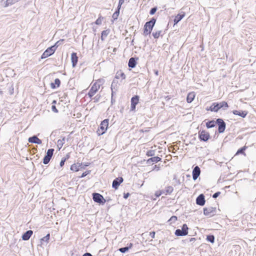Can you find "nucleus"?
Here are the masks:
<instances>
[{
    "label": "nucleus",
    "instance_id": "35",
    "mask_svg": "<svg viewBox=\"0 0 256 256\" xmlns=\"http://www.w3.org/2000/svg\"><path fill=\"white\" fill-rule=\"evenodd\" d=\"M206 240L211 243H214V242L215 238L214 235L209 234L206 236Z\"/></svg>",
    "mask_w": 256,
    "mask_h": 256
},
{
    "label": "nucleus",
    "instance_id": "49",
    "mask_svg": "<svg viewBox=\"0 0 256 256\" xmlns=\"http://www.w3.org/2000/svg\"><path fill=\"white\" fill-rule=\"evenodd\" d=\"M65 162H66V158H62L61 160V161L60 162V166L62 167L64 166Z\"/></svg>",
    "mask_w": 256,
    "mask_h": 256
},
{
    "label": "nucleus",
    "instance_id": "57",
    "mask_svg": "<svg viewBox=\"0 0 256 256\" xmlns=\"http://www.w3.org/2000/svg\"><path fill=\"white\" fill-rule=\"evenodd\" d=\"M70 158V155L69 154H67L66 156V157L62 158H66V161L68 160Z\"/></svg>",
    "mask_w": 256,
    "mask_h": 256
},
{
    "label": "nucleus",
    "instance_id": "47",
    "mask_svg": "<svg viewBox=\"0 0 256 256\" xmlns=\"http://www.w3.org/2000/svg\"><path fill=\"white\" fill-rule=\"evenodd\" d=\"M162 194H164L162 193V190H160L159 191L156 192L155 194V196L156 197H159L160 196H161Z\"/></svg>",
    "mask_w": 256,
    "mask_h": 256
},
{
    "label": "nucleus",
    "instance_id": "31",
    "mask_svg": "<svg viewBox=\"0 0 256 256\" xmlns=\"http://www.w3.org/2000/svg\"><path fill=\"white\" fill-rule=\"evenodd\" d=\"M65 141V137L63 136L62 139H60L58 140V147L60 150L64 144Z\"/></svg>",
    "mask_w": 256,
    "mask_h": 256
},
{
    "label": "nucleus",
    "instance_id": "1",
    "mask_svg": "<svg viewBox=\"0 0 256 256\" xmlns=\"http://www.w3.org/2000/svg\"><path fill=\"white\" fill-rule=\"evenodd\" d=\"M156 18H152L150 21L146 22L144 27L143 34L144 36L150 35L156 24Z\"/></svg>",
    "mask_w": 256,
    "mask_h": 256
},
{
    "label": "nucleus",
    "instance_id": "25",
    "mask_svg": "<svg viewBox=\"0 0 256 256\" xmlns=\"http://www.w3.org/2000/svg\"><path fill=\"white\" fill-rule=\"evenodd\" d=\"M162 193L165 195L170 194L172 193L174 190V188L172 186H168L164 188V189L162 190Z\"/></svg>",
    "mask_w": 256,
    "mask_h": 256
},
{
    "label": "nucleus",
    "instance_id": "29",
    "mask_svg": "<svg viewBox=\"0 0 256 256\" xmlns=\"http://www.w3.org/2000/svg\"><path fill=\"white\" fill-rule=\"evenodd\" d=\"M195 98V94L194 92L189 93L186 96V101L188 103L192 102Z\"/></svg>",
    "mask_w": 256,
    "mask_h": 256
},
{
    "label": "nucleus",
    "instance_id": "18",
    "mask_svg": "<svg viewBox=\"0 0 256 256\" xmlns=\"http://www.w3.org/2000/svg\"><path fill=\"white\" fill-rule=\"evenodd\" d=\"M28 142L30 143L36 144H42V140L38 138L36 135H34L28 138Z\"/></svg>",
    "mask_w": 256,
    "mask_h": 256
},
{
    "label": "nucleus",
    "instance_id": "46",
    "mask_svg": "<svg viewBox=\"0 0 256 256\" xmlns=\"http://www.w3.org/2000/svg\"><path fill=\"white\" fill-rule=\"evenodd\" d=\"M52 111H53L54 112L56 113H58V110L56 108V106L54 104L52 105Z\"/></svg>",
    "mask_w": 256,
    "mask_h": 256
},
{
    "label": "nucleus",
    "instance_id": "48",
    "mask_svg": "<svg viewBox=\"0 0 256 256\" xmlns=\"http://www.w3.org/2000/svg\"><path fill=\"white\" fill-rule=\"evenodd\" d=\"M220 194V192H215L213 195H212V198H217Z\"/></svg>",
    "mask_w": 256,
    "mask_h": 256
},
{
    "label": "nucleus",
    "instance_id": "39",
    "mask_svg": "<svg viewBox=\"0 0 256 256\" xmlns=\"http://www.w3.org/2000/svg\"><path fill=\"white\" fill-rule=\"evenodd\" d=\"M162 33L161 30L157 31L155 32H152V35L154 38H158Z\"/></svg>",
    "mask_w": 256,
    "mask_h": 256
},
{
    "label": "nucleus",
    "instance_id": "16",
    "mask_svg": "<svg viewBox=\"0 0 256 256\" xmlns=\"http://www.w3.org/2000/svg\"><path fill=\"white\" fill-rule=\"evenodd\" d=\"M206 202L205 197L204 194H200L196 198V204L203 206L204 205Z\"/></svg>",
    "mask_w": 256,
    "mask_h": 256
},
{
    "label": "nucleus",
    "instance_id": "19",
    "mask_svg": "<svg viewBox=\"0 0 256 256\" xmlns=\"http://www.w3.org/2000/svg\"><path fill=\"white\" fill-rule=\"evenodd\" d=\"M138 59V58H130L128 62V66L130 68H133L136 67V60Z\"/></svg>",
    "mask_w": 256,
    "mask_h": 256
},
{
    "label": "nucleus",
    "instance_id": "27",
    "mask_svg": "<svg viewBox=\"0 0 256 256\" xmlns=\"http://www.w3.org/2000/svg\"><path fill=\"white\" fill-rule=\"evenodd\" d=\"M216 120L214 121V120H208L206 122V126L208 128H212L216 126Z\"/></svg>",
    "mask_w": 256,
    "mask_h": 256
},
{
    "label": "nucleus",
    "instance_id": "56",
    "mask_svg": "<svg viewBox=\"0 0 256 256\" xmlns=\"http://www.w3.org/2000/svg\"><path fill=\"white\" fill-rule=\"evenodd\" d=\"M82 256H93L90 253L86 252Z\"/></svg>",
    "mask_w": 256,
    "mask_h": 256
},
{
    "label": "nucleus",
    "instance_id": "54",
    "mask_svg": "<svg viewBox=\"0 0 256 256\" xmlns=\"http://www.w3.org/2000/svg\"><path fill=\"white\" fill-rule=\"evenodd\" d=\"M124 0H119L118 6L121 7L122 5L124 4Z\"/></svg>",
    "mask_w": 256,
    "mask_h": 256
},
{
    "label": "nucleus",
    "instance_id": "42",
    "mask_svg": "<svg viewBox=\"0 0 256 256\" xmlns=\"http://www.w3.org/2000/svg\"><path fill=\"white\" fill-rule=\"evenodd\" d=\"M178 220V218L176 216H172L170 220H168V222H170V223L174 222Z\"/></svg>",
    "mask_w": 256,
    "mask_h": 256
},
{
    "label": "nucleus",
    "instance_id": "4",
    "mask_svg": "<svg viewBox=\"0 0 256 256\" xmlns=\"http://www.w3.org/2000/svg\"><path fill=\"white\" fill-rule=\"evenodd\" d=\"M90 165V162H83L74 164L70 166V170L74 172H78L80 170L84 169L86 166Z\"/></svg>",
    "mask_w": 256,
    "mask_h": 256
},
{
    "label": "nucleus",
    "instance_id": "44",
    "mask_svg": "<svg viewBox=\"0 0 256 256\" xmlns=\"http://www.w3.org/2000/svg\"><path fill=\"white\" fill-rule=\"evenodd\" d=\"M90 170H86L84 172L82 175L79 176L80 178H82L86 176L88 174H90Z\"/></svg>",
    "mask_w": 256,
    "mask_h": 256
},
{
    "label": "nucleus",
    "instance_id": "51",
    "mask_svg": "<svg viewBox=\"0 0 256 256\" xmlns=\"http://www.w3.org/2000/svg\"><path fill=\"white\" fill-rule=\"evenodd\" d=\"M130 196V194L129 192L124 193L123 197L124 199H127Z\"/></svg>",
    "mask_w": 256,
    "mask_h": 256
},
{
    "label": "nucleus",
    "instance_id": "32",
    "mask_svg": "<svg viewBox=\"0 0 256 256\" xmlns=\"http://www.w3.org/2000/svg\"><path fill=\"white\" fill-rule=\"evenodd\" d=\"M120 78H122V80H124L126 78V75L123 72H120V74L118 72H116L115 78L116 79L118 80Z\"/></svg>",
    "mask_w": 256,
    "mask_h": 256
},
{
    "label": "nucleus",
    "instance_id": "3",
    "mask_svg": "<svg viewBox=\"0 0 256 256\" xmlns=\"http://www.w3.org/2000/svg\"><path fill=\"white\" fill-rule=\"evenodd\" d=\"M108 119H105L101 122L96 132L98 136H102L106 132L108 128Z\"/></svg>",
    "mask_w": 256,
    "mask_h": 256
},
{
    "label": "nucleus",
    "instance_id": "23",
    "mask_svg": "<svg viewBox=\"0 0 256 256\" xmlns=\"http://www.w3.org/2000/svg\"><path fill=\"white\" fill-rule=\"evenodd\" d=\"M185 16V13L182 12V13L178 14L174 18V24H176L179 22H180L183 18Z\"/></svg>",
    "mask_w": 256,
    "mask_h": 256
},
{
    "label": "nucleus",
    "instance_id": "38",
    "mask_svg": "<svg viewBox=\"0 0 256 256\" xmlns=\"http://www.w3.org/2000/svg\"><path fill=\"white\" fill-rule=\"evenodd\" d=\"M155 150H149L147 151L146 155L148 156H153L155 155Z\"/></svg>",
    "mask_w": 256,
    "mask_h": 256
},
{
    "label": "nucleus",
    "instance_id": "30",
    "mask_svg": "<svg viewBox=\"0 0 256 256\" xmlns=\"http://www.w3.org/2000/svg\"><path fill=\"white\" fill-rule=\"evenodd\" d=\"M118 80L116 79V78H114L112 83V85H111V87H110L111 90L113 91V90H115L116 91L118 90Z\"/></svg>",
    "mask_w": 256,
    "mask_h": 256
},
{
    "label": "nucleus",
    "instance_id": "11",
    "mask_svg": "<svg viewBox=\"0 0 256 256\" xmlns=\"http://www.w3.org/2000/svg\"><path fill=\"white\" fill-rule=\"evenodd\" d=\"M54 152V148H50L47 150V152L43 158L42 162L44 164H46L50 162L52 156Z\"/></svg>",
    "mask_w": 256,
    "mask_h": 256
},
{
    "label": "nucleus",
    "instance_id": "6",
    "mask_svg": "<svg viewBox=\"0 0 256 256\" xmlns=\"http://www.w3.org/2000/svg\"><path fill=\"white\" fill-rule=\"evenodd\" d=\"M93 200L100 204H104L106 200L104 198V196L100 194L98 192H94L92 194Z\"/></svg>",
    "mask_w": 256,
    "mask_h": 256
},
{
    "label": "nucleus",
    "instance_id": "12",
    "mask_svg": "<svg viewBox=\"0 0 256 256\" xmlns=\"http://www.w3.org/2000/svg\"><path fill=\"white\" fill-rule=\"evenodd\" d=\"M139 96L135 95L131 98L130 100V110H136V106L138 103Z\"/></svg>",
    "mask_w": 256,
    "mask_h": 256
},
{
    "label": "nucleus",
    "instance_id": "59",
    "mask_svg": "<svg viewBox=\"0 0 256 256\" xmlns=\"http://www.w3.org/2000/svg\"><path fill=\"white\" fill-rule=\"evenodd\" d=\"M115 90H113V91L112 90V97H114V94L116 92Z\"/></svg>",
    "mask_w": 256,
    "mask_h": 256
},
{
    "label": "nucleus",
    "instance_id": "33",
    "mask_svg": "<svg viewBox=\"0 0 256 256\" xmlns=\"http://www.w3.org/2000/svg\"><path fill=\"white\" fill-rule=\"evenodd\" d=\"M247 146H243V147H242L241 148H240V149H238L236 153V154H245V152H244V151L247 148Z\"/></svg>",
    "mask_w": 256,
    "mask_h": 256
},
{
    "label": "nucleus",
    "instance_id": "36",
    "mask_svg": "<svg viewBox=\"0 0 256 256\" xmlns=\"http://www.w3.org/2000/svg\"><path fill=\"white\" fill-rule=\"evenodd\" d=\"M103 19L104 18L100 14L98 18L96 20L95 24L97 25L101 24Z\"/></svg>",
    "mask_w": 256,
    "mask_h": 256
},
{
    "label": "nucleus",
    "instance_id": "34",
    "mask_svg": "<svg viewBox=\"0 0 256 256\" xmlns=\"http://www.w3.org/2000/svg\"><path fill=\"white\" fill-rule=\"evenodd\" d=\"M50 238V234H47L45 236L43 237L42 238H41V242L42 244V242H45L46 244L48 243V240Z\"/></svg>",
    "mask_w": 256,
    "mask_h": 256
},
{
    "label": "nucleus",
    "instance_id": "55",
    "mask_svg": "<svg viewBox=\"0 0 256 256\" xmlns=\"http://www.w3.org/2000/svg\"><path fill=\"white\" fill-rule=\"evenodd\" d=\"M132 246H133V244L130 242V243L128 244L127 246H126V248H128V250H129L132 247Z\"/></svg>",
    "mask_w": 256,
    "mask_h": 256
},
{
    "label": "nucleus",
    "instance_id": "9",
    "mask_svg": "<svg viewBox=\"0 0 256 256\" xmlns=\"http://www.w3.org/2000/svg\"><path fill=\"white\" fill-rule=\"evenodd\" d=\"M198 138L200 141L206 142L210 138V134L208 132L202 130L198 132Z\"/></svg>",
    "mask_w": 256,
    "mask_h": 256
},
{
    "label": "nucleus",
    "instance_id": "43",
    "mask_svg": "<svg viewBox=\"0 0 256 256\" xmlns=\"http://www.w3.org/2000/svg\"><path fill=\"white\" fill-rule=\"evenodd\" d=\"M157 10V8L156 6L152 8L150 11V15L154 14Z\"/></svg>",
    "mask_w": 256,
    "mask_h": 256
},
{
    "label": "nucleus",
    "instance_id": "58",
    "mask_svg": "<svg viewBox=\"0 0 256 256\" xmlns=\"http://www.w3.org/2000/svg\"><path fill=\"white\" fill-rule=\"evenodd\" d=\"M196 240V238H190V240H189V241H190V242H194V241H195Z\"/></svg>",
    "mask_w": 256,
    "mask_h": 256
},
{
    "label": "nucleus",
    "instance_id": "40",
    "mask_svg": "<svg viewBox=\"0 0 256 256\" xmlns=\"http://www.w3.org/2000/svg\"><path fill=\"white\" fill-rule=\"evenodd\" d=\"M118 250L122 253H126L128 250V248L126 246L120 248L118 249Z\"/></svg>",
    "mask_w": 256,
    "mask_h": 256
},
{
    "label": "nucleus",
    "instance_id": "45",
    "mask_svg": "<svg viewBox=\"0 0 256 256\" xmlns=\"http://www.w3.org/2000/svg\"><path fill=\"white\" fill-rule=\"evenodd\" d=\"M100 97H101V96L100 95H99V94H97L96 96L93 98L94 102H98L100 100Z\"/></svg>",
    "mask_w": 256,
    "mask_h": 256
},
{
    "label": "nucleus",
    "instance_id": "53",
    "mask_svg": "<svg viewBox=\"0 0 256 256\" xmlns=\"http://www.w3.org/2000/svg\"><path fill=\"white\" fill-rule=\"evenodd\" d=\"M118 15L116 14L115 13H114L112 16V18L114 19V20H116L118 19Z\"/></svg>",
    "mask_w": 256,
    "mask_h": 256
},
{
    "label": "nucleus",
    "instance_id": "52",
    "mask_svg": "<svg viewBox=\"0 0 256 256\" xmlns=\"http://www.w3.org/2000/svg\"><path fill=\"white\" fill-rule=\"evenodd\" d=\"M155 232L154 231L150 232V236L152 238H154L155 236Z\"/></svg>",
    "mask_w": 256,
    "mask_h": 256
},
{
    "label": "nucleus",
    "instance_id": "60",
    "mask_svg": "<svg viewBox=\"0 0 256 256\" xmlns=\"http://www.w3.org/2000/svg\"><path fill=\"white\" fill-rule=\"evenodd\" d=\"M154 74L156 76H158V71L156 70H154Z\"/></svg>",
    "mask_w": 256,
    "mask_h": 256
},
{
    "label": "nucleus",
    "instance_id": "24",
    "mask_svg": "<svg viewBox=\"0 0 256 256\" xmlns=\"http://www.w3.org/2000/svg\"><path fill=\"white\" fill-rule=\"evenodd\" d=\"M161 160H162V158L158 156H152V158H148L147 160L146 163L148 164H150L151 162L157 163V162L161 161Z\"/></svg>",
    "mask_w": 256,
    "mask_h": 256
},
{
    "label": "nucleus",
    "instance_id": "20",
    "mask_svg": "<svg viewBox=\"0 0 256 256\" xmlns=\"http://www.w3.org/2000/svg\"><path fill=\"white\" fill-rule=\"evenodd\" d=\"M232 112L234 114L242 118H244L248 114L246 110H234Z\"/></svg>",
    "mask_w": 256,
    "mask_h": 256
},
{
    "label": "nucleus",
    "instance_id": "61",
    "mask_svg": "<svg viewBox=\"0 0 256 256\" xmlns=\"http://www.w3.org/2000/svg\"><path fill=\"white\" fill-rule=\"evenodd\" d=\"M56 100H54L52 102V105H54V104L55 105V104H56Z\"/></svg>",
    "mask_w": 256,
    "mask_h": 256
},
{
    "label": "nucleus",
    "instance_id": "22",
    "mask_svg": "<svg viewBox=\"0 0 256 256\" xmlns=\"http://www.w3.org/2000/svg\"><path fill=\"white\" fill-rule=\"evenodd\" d=\"M71 60L72 66L74 68L76 66L78 62V57L76 52H74L71 54Z\"/></svg>",
    "mask_w": 256,
    "mask_h": 256
},
{
    "label": "nucleus",
    "instance_id": "10",
    "mask_svg": "<svg viewBox=\"0 0 256 256\" xmlns=\"http://www.w3.org/2000/svg\"><path fill=\"white\" fill-rule=\"evenodd\" d=\"M56 50L54 48V46H51L45 50V51L42 54L40 58L42 59H44L52 56L54 54Z\"/></svg>",
    "mask_w": 256,
    "mask_h": 256
},
{
    "label": "nucleus",
    "instance_id": "15",
    "mask_svg": "<svg viewBox=\"0 0 256 256\" xmlns=\"http://www.w3.org/2000/svg\"><path fill=\"white\" fill-rule=\"evenodd\" d=\"M200 169L198 166H196L192 170V176L194 180H196L200 174Z\"/></svg>",
    "mask_w": 256,
    "mask_h": 256
},
{
    "label": "nucleus",
    "instance_id": "62",
    "mask_svg": "<svg viewBox=\"0 0 256 256\" xmlns=\"http://www.w3.org/2000/svg\"><path fill=\"white\" fill-rule=\"evenodd\" d=\"M111 102H112V103L115 102V100H114V98L112 97V98H111Z\"/></svg>",
    "mask_w": 256,
    "mask_h": 256
},
{
    "label": "nucleus",
    "instance_id": "14",
    "mask_svg": "<svg viewBox=\"0 0 256 256\" xmlns=\"http://www.w3.org/2000/svg\"><path fill=\"white\" fill-rule=\"evenodd\" d=\"M100 85H96V84H94L90 89V90L88 92V96L90 98H92L94 94L98 92V90L100 88Z\"/></svg>",
    "mask_w": 256,
    "mask_h": 256
},
{
    "label": "nucleus",
    "instance_id": "2",
    "mask_svg": "<svg viewBox=\"0 0 256 256\" xmlns=\"http://www.w3.org/2000/svg\"><path fill=\"white\" fill-rule=\"evenodd\" d=\"M228 107V104L226 102L222 101V102H213L209 108H207L208 110L211 112H218L220 108L226 110Z\"/></svg>",
    "mask_w": 256,
    "mask_h": 256
},
{
    "label": "nucleus",
    "instance_id": "7",
    "mask_svg": "<svg viewBox=\"0 0 256 256\" xmlns=\"http://www.w3.org/2000/svg\"><path fill=\"white\" fill-rule=\"evenodd\" d=\"M216 207L210 206L204 208V214L208 217H212L216 215Z\"/></svg>",
    "mask_w": 256,
    "mask_h": 256
},
{
    "label": "nucleus",
    "instance_id": "64",
    "mask_svg": "<svg viewBox=\"0 0 256 256\" xmlns=\"http://www.w3.org/2000/svg\"><path fill=\"white\" fill-rule=\"evenodd\" d=\"M116 50V48H114V52H115Z\"/></svg>",
    "mask_w": 256,
    "mask_h": 256
},
{
    "label": "nucleus",
    "instance_id": "26",
    "mask_svg": "<svg viewBox=\"0 0 256 256\" xmlns=\"http://www.w3.org/2000/svg\"><path fill=\"white\" fill-rule=\"evenodd\" d=\"M60 84V80L59 78H56L54 80V82H52L50 84L51 88L52 89H55L57 88H58Z\"/></svg>",
    "mask_w": 256,
    "mask_h": 256
},
{
    "label": "nucleus",
    "instance_id": "17",
    "mask_svg": "<svg viewBox=\"0 0 256 256\" xmlns=\"http://www.w3.org/2000/svg\"><path fill=\"white\" fill-rule=\"evenodd\" d=\"M20 0H2L0 3L4 7L6 8L14 4Z\"/></svg>",
    "mask_w": 256,
    "mask_h": 256
},
{
    "label": "nucleus",
    "instance_id": "8",
    "mask_svg": "<svg viewBox=\"0 0 256 256\" xmlns=\"http://www.w3.org/2000/svg\"><path fill=\"white\" fill-rule=\"evenodd\" d=\"M216 124L218 126V132L220 134L223 133L226 128V124L224 120L220 118H217Z\"/></svg>",
    "mask_w": 256,
    "mask_h": 256
},
{
    "label": "nucleus",
    "instance_id": "50",
    "mask_svg": "<svg viewBox=\"0 0 256 256\" xmlns=\"http://www.w3.org/2000/svg\"><path fill=\"white\" fill-rule=\"evenodd\" d=\"M121 7L118 6L117 7L116 10L115 12L114 13L118 15L120 14V10Z\"/></svg>",
    "mask_w": 256,
    "mask_h": 256
},
{
    "label": "nucleus",
    "instance_id": "21",
    "mask_svg": "<svg viewBox=\"0 0 256 256\" xmlns=\"http://www.w3.org/2000/svg\"><path fill=\"white\" fill-rule=\"evenodd\" d=\"M32 234V230H28L22 234V238L23 240H28L30 238Z\"/></svg>",
    "mask_w": 256,
    "mask_h": 256
},
{
    "label": "nucleus",
    "instance_id": "37",
    "mask_svg": "<svg viewBox=\"0 0 256 256\" xmlns=\"http://www.w3.org/2000/svg\"><path fill=\"white\" fill-rule=\"evenodd\" d=\"M64 41V40L63 39H61V40H58V42H56L54 44L53 46H54V48L56 50V48L59 46H60V44H62L63 42Z\"/></svg>",
    "mask_w": 256,
    "mask_h": 256
},
{
    "label": "nucleus",
    "instance_id": "28",
    "mask_svg": "<svg viewBox=\"0 0 256 256\" xmlns=\"http://www.w3.org/2000/svg\"><path fill=\"white\" fill-rule=\"evenodd\" d=\"M110 32V30L107 29L102 32L100 39L102 41H104Z\"/></svg>",
    "mask_w": 256,
    "mask_h": 256
},
{
    "label": "nucleus",
    "instance_id": "5",
    "mask_svg": "<svg viewBox=\"0 0 256 256\" xmlns=\"http://www.w3.org/2000/svg\"><path fill=\"white\" fill-rule=\"evenodd\" d=\"M188 228L186 224H184L182 226V229H176L175 230L174 234L176 236H185L188 234Z\"/></svg>",
    "mask_w": 256,
    "mask_h": 256
},
{
    "label": "nucleus",
    "instance_id": "63",
    "mask_svg": "<svg viewBox=\"0 0 256 256\" xmlns=\"http://www.w3.org/2000/svg\"><path fill=\"white\" fill-rule=\"evenodd\" d=\"M166 98V99H167V100H170V98L169 97V96H167Z\"/></svg>",
    "mask_w": 256,
    "mask_h": 256
},
{
    "label": "nucleus",
    "instance_id": "41",
    "mask_svg": "<svg viewBox=\"0 0 256 256\" xmlns=\"http://www.w3.org/2000/svg\"><path fill=\"white\" fill-rule=\"evenodd\" d=\"M161 166H163V165L162 164L160 165V164H158L154 165L152 170H156V171H158L160 170Z\"/></svg>",
    "mask_w": 256,
    "mask_h": 256
},
{
    "label": "nucleus",
    "instance_id": "13",
    "mask_svg": "<svg viewBox=\"0 0 256 256\" xmlns=\"http://www.w3.org/2000/svg\"><path fill=\"white\" fill-rule=\"evenodd\" d=\"M124 179L122 177L119 176L116 178L112 182V187L115 190H117L118 188L120 185L123 182Z\"/></svg>",
    "mask_w": 256,
    "mask_h": 256
}]
</instances>
